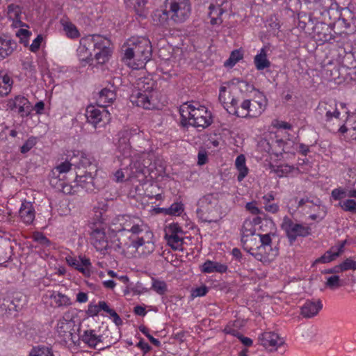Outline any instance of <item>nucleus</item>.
Returning a JSON list of instances; mask_svg holds the SVG:
<instances>
[{"instance_id":"864d4df0","label":"nucleus","mask_w":356,"mask_h":356,"mask_svg":"<svg viewBox=\"0 0 356 356\" xmlns=\"http://www.w3.org/2000/svg\"><path fill=\"white\" fill-rule=\"evenodd\" d=\"M208 287L205 285H202L191 290V296L193 298L201 297L205 296L208 293Z\"/></svg>"},{"instance_id":"7ed1b4c3","label":"nucleus","mask_w":356,"mask_h":356,"mask_svg":"<svg viewBox=\"0 0 356 356\" xmlns=\"http://www.w3.org/2000/svg\"><path fill=\"white\" fill-rule=\"evenodd\" d=\"M115 159L120 168L113 173L114 181L122 183L133 179L140 180V177H144L147 162L142 161V156H131L130 145L125 139L120 140Z\"/></svg>"},{"instance_id":"423d86ee","label":"nucleus","mask_w":356,"mask_h":356,"mask_svg":"<svg viewBox=\"0 0 356 356\" xmlns=\"http://www.w3.org/2000/svg\"><path fill=\"white\" fill-rule=\"evenodd\" d=\"M122 61L129 67L138 70L145 67L152 57V44L144 36H132L122 47Z\"/></svg>"},{"instance_id":"bb28decb","label":"nucleus","mask_w":356,"mask_h":356,"mask_svg":"<svg viewBox=\"0 0 356 356\" xmlns=\"http://www.w3.org/2000/svg\"><path fill=\"white\" fill-rule=\"evenodd\" d=\"M200 270L202 273L207 274L223 273L227 270V266L225 264L208 259L200 266Z\"/></svg>"},{"instance_id":"39448f33","label":"nucleus","mask_w":356,"mask_h":356,"mask_svg":"<svg viewBox=\"0 0 356 356\" xmlns=\"http://www.w3.org/2000/svg\"><path fill=\"white\" fill-rule=\"evenodd\" d=\"M292 125L285 121L274 120L269 127V140L267 141L268 147L265 149L269 154H275L276 156L285 153H293L295 150L298 151L303 155L309 152V146L302 143H295L291 140H283L277 138L278 135L291 130Z\"/></svg>"},{"instance_id":"4d7b16f0","label":"nucleus","mask_w":356,"mask_h":356,"mask_svg":"<svg viewBox=\"0 0 356 356\" xmlns=\"http://www.w3.org/2000/svg\"><path fill=\"white\" fill-rule=\"evenodd\" d=\"M44 40V38L42 35H38L36 38L33 40L31 44L30 45L29 49L32 52H36L39 50L42 42Z\"/></svg>"},{"instance_id":"cd10ccee","label":"nucleus","mask_w":356,"mask_h":356,"mask_svg":"<svg viewBox=\"0 0 356 356\" xmlns=\"http://www.w3.org/2000/svg\"><path fill=\"white\" fill-rule=\"evenodd\" d=\"M314 38L320 43L329 42L332 39L331 29L325 24H318L314 28Z\"/></svg>"},{"instance_id":"69168bd1","label":"nucleus","mask_w":356,"mask_h":356,"mask_svg":"<svg viewBox=\"0 0 356 356\" xmlns=\"http://www.w3.org/2000/svg\"><path fill=\"white\" fill-rule=\"evenodd\" d=\"M44 109V103L42 101L37 102L34 106H33V111L35 110V113L40 115L43 113Z\"/></svg>"},{"instance_id":"3c124183","label":"nucleus","mask_w":356,"mask_h":356,"mask_svg":"<svg viewBox=\"0 0 356 356\" xmlns=\"http://www.w3.org/2000/svg\"><path fill=\"white\" fill-rule=\"evenodd\" d=\"M31 33L25 29H20L16 33V35L20 38L21 42L24 45H27L29 42V38Z\"/></svg>"},{"instance_id":"6e6d98bb","label":"nucleus","mask_w":356,"mask_h":356,"mask_svg":"<svg viewBox=\"0 0 356 356\" xmlns=\"http://www.w3.org/2000/svg\"><path fill=\"white\" fill-rule=\"evenodd\" d=\"M347 197V191L342 188H335L332 191V197L335 200H341Z\"/></svg>"},{"instance_id":"79ce46f5","label":"nucleus","mask_w":356,"mask_h":356,"mask_svg":"<svg viewBox=\"0 0 356 356\" xmlns=\"http://www.w3.org/2000/svg\"><path fill=\"white\" fill-rule=\"evenodd\" d=\"M244 52L242 49H235L232 51L227 60L224 63V66L226 67L232 68L238 62L243 58Z\"/></svg>"},{"instance_id":"1a4fd4ad","label":"nucleus","mask_w":356,"mask_h":356,"mask_svg":"<svg viewBox=\"0 0 356 356\" xmlns=\"http://www.w3.org/2000/svg\"><path fill=\"white\" fill-rule=\"evenodd\" d=\"M252 93V98L243 101L240 106L234 110V115L241 118H257L263 113L267 105L266 97L254 88L250 94Z\"/></svg>"},{"instance_id":"20e7f679","label":"nucleus","mask_w":356,"mask_h":356,"mask_svg":"<svg viewBox=\"0 0 356 356\" xmlns=\"http://www.w3.org/2000/svg\"><path fill=\"white\" fill-rule=\"evenodd\" d=\"M113 48L111 40L98 34L89 35L80 40L77 49V56L81 62L89 65H103L107 63L112 54Z\"/></svg>"},{"instance_id":"a18cd8bd","label":"nucleus","mask_w":356,"mask_h":356,"mask_svg":"<svg viewBox=\"0 0 356 356\" xmlns=\"http://www.w3.org/2000/svg\"><path fill=\"white\" fill-rule=\"evenodd\" d=\"M325 285L327 288L335 290L341 286V281L338 275H332L326 277Z\"/></svg>"},{"instance_id":"7c9ffc66","label":"nucleus","mask_w":356,"mask_h":356,"mask_svg":"<svg viewBox=\"0 0 356 356\" xmlns=\"http://www.w3.org/2000/svg\"><path fill=\"white\" fill-rule=\"evenodd\" d=\"M268 49L262 47L254 58V63L257 70H263L270 65V62L267 57Z\"/></svg>"},{"instance_id":"c85d7f7f","label":"nucleus","mask_w":356,"mask_h":356,"mask_svg":"<svg viewBox=\"0 0 356 356\" xmlns=\"http://www.w3.org/2000/svg\"><path fill=\"white\" fill-rule=\"evenodd\" d=\"M323 305L320 300L307 301L301 308V314L306 318L316 316L322 309Z\"/></svg>"},{"instance_id":"052dcab7","label":"nucleus","mask_w":356,"mask_h":356,"mask_svg":"<svg viewBox=\"0 0 356 356\" xmlns=\"http://www.w3.org/2000/svg\"><path fill=\"white\" fill-rule=\"evenodd\" d=\"M246 209L254 215H257L261 213V210L257 205L256 202H248L245 205Z\"/></svg>"},{"instance_id":"bf43d9fd","label":"nucleus","mask_w":356,"mask_h":356,"mask_svg":"<svg viewBox=\"0 0 356 356\" xmlns=\"http://www.w3.org/2000/svg\"><path fill=\"white\" fill-rule=\"evenodd\" d=\"M209 1V3H210V6H213V7H220V8H223L225 9H227L228 6H229V3L227 0H208Z\"/></svg>"},{"instance_id":"72a5a7b5","label":"nucleus","mask_w":356,"mask_h":356,"mask_svg":"<svg viewBox=\"0 0 356 356\" xmlns=\"http://www.w3.org/2000/svg\"><path fill=\"white\" fill-rule=\"evenodd\" d=\"M19 213L22 220L26 224H31L35 218V210L29 202L22 203Z\"/></svg>"},{"instance_id":"0eeeda50","label":"nucleus","mask_w":356,"mask_h":356,"mask_svg":"<svg viewBox=\"0 0 356 356\" xmlns=\"http://www.w3.org/2000/svg\"><path fill=\"white\" fill-rule=\"evenodd\" d=\"M253 90V85L243 80L233 79L221 83L219 87L218 99L229 113L234 114V110L237 108L239 99Z\"/></svg>"},{"instance_id":"f704fd0d","label":"nucleus","mask_w":356,"mask_h":356,"mask_svg":"<svg viewBox=\"0 0 356 356\" xmlns=\"http://www.w3.org/2000/svg\"><path fill=\"white\" fill-rule=\"evenodd\" d=\"M234 165L238 172L237 180L241 181L249 173L245 156L243 154L238 155L235 160Z\"/></svg>"},{"instance_id":"6e6552de","label":"nucleus","mask_w":356,"mask_h":356,"mask_svg":"<svg viewBox=\"0 0 356 356\" xmlns=\"http://www.w3.org/2000/svg\"><path fill=\"white\" fill-rule=\"evenodd\" d=\"M181 123L205 128L212 123L211 113L208 108L198 103H186L180 106Z\"/></svg>"},{"instance_id":"c9c22d12","label":"nucleus","mask_w":356,"mask_h":356,"mask_svg":"<svg viewBox=\"0 0 356 356\" xmlns=\"http://www.w3.org/2000/svg\"><path fill=\"white\" fill-rule=\"evenodd\" d=\"M60 24L67 38L70 39H76L80 37L81 34L79 31L72 22L68 19H62L60 20Z\"/></svg>"},{"instance_id":"8fccbe9b","label":"nucleus","mask_w":356,"mask_h":356,"mask_svg":"<svg viewBox=\"0 0 356 356\" xmlns=\"http://www.w3.org/2000/svg\"><path fill=\"white\" fill-rule=\"evenodd\" d=\"M33 238L35 241L39 243L40 245L48 247L50 245L49 240L42 233L35 232L33 235Z\"/></svg>"},{"instance_id":"c03bdc74","label":"nucleus","mask_w":356,"mask_h":356,"mask_svg":"<svg viewBox=\"0 0 356 356\" xmlns=\"http://www.w3.org/2000/svg\"><path fill=\"white\" fill-rule=\"evenodd\" d=\"M161 211L166 215L180 216L184 211V205L181 202H175L168 208H162Z\"/></svg>"},{"instance_id":"f03ea898","label":"nucleus","mask_w":356,"mask_h":356,"mask_svg":"<svg viewBox=\"0 0 356 356\" xmlns=\"http://www.w3.org/2000/svg\"><path fill=\"white\" fill-rule=\"evenodd\" d=\"M241 243L246 252L264 264L273 261L278 255V248L273 246L271 235L256 234L254 225L250 220L243 222Z\"/></svg>"},{"instance_id":"9d476101","label":"nucleus","mask_w":356,"mask_h":356,"mask_svg":"<svg viewBox=\"0 0 356 356\" xmlns=\"http://www.w3.org/2000/svg\"><path fill=\"white\" fill-rule=\"evenodd\" d=\"M197 215L203 222H217L222 217V212L218 200L212 195H207L200 199Z\"/></svg>"},{"instance_id":"2f4dec72","label":"nucleus","mask_w":356,"mask_h":356,"mask_svg":"<svg viewBox=\"0 0 356 356\" xmlns=\"http://www.w3.org/2000/svg\"><path fill=\"white\" fill-rule=\"evenodd\" d=\"M16 46V43L12 40L0 36V60L10 56Z\"/></svg>"},{"instance_id":"393cba45","label":"nucleus","mask_w":356,"mask_h":356,"mask_svg":"<svg viewBox=\"0 0 356 356\" xmlns=\"http://www.w3.org/2000/svg\"><path fill=\"white\" fill-rule=\"evenodd\" d=\"M307 207L309 209V218L311 220L318 222L322 220L326 216V207L322 204L319 200H317L315 203L313 202H307Z\"/></svg>"},{"instance_id":"412c9836","label":"nucleus","mask_w":356,"mask_h":356,"mask_svg":"<svg viewBox=\"0 0 356 356\" xmlns=\"http://www.w3.org/2000/svg\"><path fill=\"white\" fill-rule=\"evenodd\" d=\"M137 92L143 93L158 92L157 83L150 75L140 77L136 81L134 89L132 91V92Z\"/></svg>"},{"instance_id":"e433bc0d","label":"nucleus","mask_w":356,"mask_h":356,"mask_svg":"<svg viewBox=\"0 0 356 356\" xmlns=\"http://www.w3.org/2000/svg\"><path fill=\"white\" fill-rule=\"evenodd\" d=\"M272 170L279 177H288L291 175H293L295 173L298 172V168H296L293 165H290L288 164L280 165L277 166H273Z\"/></svg>"},{"instance_id":"49530a36","label":"nucleus","mask_w":356,"mask_h":356,"mask_svg":"<svg viewBox=\"0 0 356 356\" xmlns=\"http://www.w3.org/2000/svg\"><path fill=\"white\" fill-rule=\"evenodd\" d=\"M339 206L345 211L356 213V201L352 199H347L339 203Z\"/></svg>"},{"instance_id":"09e8293b","label":"nucleus","mask_w":356,"mask_h":356,"mask_svg":"<svg viewBox=\"0 0 356 356\" xmlns=\"http://www.w3.org/2000/svg\"><path fill=\"white\" fill-rule=\"evenodd\" d=\"M152 286L160 295H163L167 291V285L163 281L153 280Z\"/></svg>"},{"instance_id":"37998d69","label":"nucleus","mask_w":356,"mask_h":356,"mask_svg":"<svg viewBox=\"0 0 356 356\" xmlns=\"http://www.w3.org/2000/svg\"><path fill=\"white\" fill-rule=\"evenodd\" d=\"M12 85L13 80L8 75L0 76V97L7 95L11 91Z\"/></svg>"},{"instance_id":"a19ab883","label":"nucleus","mask_w":356,"mask_h":356,"mask_svg":"<svg viewBox=\"0 0 356 356\" xmlns=\"http://www.w3.org/2000/svg\"><path fill=\"white\" fill-rule=\"evenodd\" d=\"M209 16L210 17V22L212 24H220L222 23V15L223 13L227 10L223 8L220 7H213L210 6L209 7Z\"/></svg>"},{"instance_id":"338daca9","label":"nucleus","mask_w":356,"mask_h":356,"mask_svg":"<svg viewBox=\"0 0 356 356\" xmlns=\"http://www.w3.org/2000/svg\"><path fill=\"white\" fill-rule=\"evenodd\" d=\"M140 331L146 335V337L149 339V340L155 346H159L160 345V341L153 337L152 335H150L147 332V330L145 328H143V329H140Z\"/></svg>"},{"instance_id":"4c0bfd02","label":"nucleus","mask_w":356,"mask_h":356,"mask_svg":"<svg viewBox=\"0 0 356 356\" xmlns=\"http://www.w3.org/2000/svg\"><path fill=\"white\" fill-rule=\"evenodd\" d=\"M264 209L269 213H276L280 210L278 204L273 203L272 201L275 200V196L273 192H270L264 195L262 197Z\"/></svg>"},{"instance_id":"ddd939ff","label":"nucleus","mask_w":356,"mask_h":356,"mask_svg":"<svg viewBox=\"0 0 356 356\" xmlns=\"http://www.w3.org/2000/svg\"><path fill=\"white\" fill-rule=\"evenodd\" d=\"M164 232L167 244L172 250H182L185 232L177 222H170L166 225Z\"/></svg>"},{"instance_id":"f8f14e48","label":"nucleus","mask_w":356,"mask_h":356,"mask_svg":"<svg viewBox=\"0 0 356 356\" xmlns=\"http://www.w3.org/2000/svg\"><path fill=\"white\" fill-rule=\"evenodd\" d=\"M165 6L168 15L177 22H184L191 11L189 0H166Z\"/></svg>"},{"instance_id":"c756f323","label":"nucleus","mask_w":356,"mask_h":356,"mask_svg":"<svg viewBox=\"0 0 356 356\" xmlns=\"http://www.w3.org/2000/svg\"><path fill=\"white\" fill-rule=\"evenodd\" d=\"M72 164L68 161H65L54 168L50 175V182L54 186H57L60 179H58L60 174L66 173L71 169Z\"/></svg>"},{"instance_id":"b1692460","label":"nucleus","mask_w":356,"mask_h":356,"mask_svg":"<svg viewBox=\"0 0 356 356\" xmlns=\"http://www.w3.org/2000/svg\"><path fill=\"white\" fill-rule=\"evenodd\" d=\"M45 298L51 300V305L56 307H64L71 305L72 300L67 295L57 291H48Z\"/></svg>"},{"instance_id":"a211bd4d","label":"nucleus","mask_w":356,"mask_h":356,"mask_svg":"<svg viewBox=\"0 0 356 356\" xmlns=\"http://www.w3.org/2000/svg\"><path fill=\"white\" fill-rule=\"evenodd\" d=\"M340 106L343 110L344 122L339 125L336 131L343 135L346 134V137L356 141V113L348 115V111L345 104L340 103Z\"/></svg>"},{"instance_id":"6ab92c4d","label":"nucleus","mask_w":356,"mask_h":356,"mask_svg":"<svg viewBox=\"0 0 356 356\" xmlns=\"http://www.w3.org/2000/svg\"><path fill=\"white\" fill-rule=\"evenodd\" d=\"M282 227L291 242L298 236L304 237L309 235L310 232L309 227L293 222L288 217L284 218Z\"/></svg>"},{"instance_id":"4468645a","label":"nucleus","mask_w":356,"mask_h":356,"mask_svg":"<svg viewBox=\"0 0 356 356\" xmlns=\"http://www.w3.org/2000/svg\"><path fill=\"white\" fill-rule=\"evenodd\" d=\"M79 330V325L76 323L69 312L65 313L63 318L57 323L56 331L65 341H72L74 342V335Z\"/></svg>"},{"instance_id":"603ef678","label":"nucleus","mask_w":356,"mask_h":356,"mask_svg":"<svg viewBox=\"0 0 356 356\" xmlns=\"http://www.w3.org/2000/svg\"><path fill=\"white\" fill-rule=\"evenodd\" d=\"M340 268L342 272L348 270H356V261L348 258L340 264Z\"/></svg>"},{"instance_id":"f3484780","label":"nucleus","mask_w":356,"mask_h":356,"mask_svg":"<svg viewBox=\"0 0 356 356\" xmlns=\"http://www.w3.org/2000/svg\"><path fill=\"white\" fill-rule=\"evenodd\" d=\"M88 121L94 127H102L108 123L111 120V114L104 107H96L88 106L86 113Z\"/></svg>"},{"instance_id":"13d9d810","label":"nucleus","mask_w":356,"mask_h":356,"mask_svg":"<svg viewBox=\"0 0 356 356\" xmlns=\"http://www.w3.org/2000/svg\"><path fill=\"white\" fill-rule=\"evenodd\" d=\"M226 334H229L233 336L238 337L239 332L238 330V326L236 325V323H229L224 330Z\"/></svg>"},{"instance_id":"680f3d73","label":"nucleus","mask_w":356,"mask_h":356,"mask_svg":"<svg viewBox=\"0 0 356 356\" xmlns=\"http://www.w3.org/2000/svg\"><path fill=\"white\" fill-rule=\"evenodd\" d=\"M208 156L205 151H200L197 154V164L199 165H204L207 162Z\"/></svg>"},{"instance_id":"5701e85b","label":"nucleus","mask_w":356,"mask_h":356,"mask_svg":"<svg viewBox=\"0 0 356 356\" xmlns=\"http://www.w3.org/2000/svg\"><path fill=\"white\" fill-rule=\"evenodd\" d=\"M7 17L11 22V26L15 28L27 26L23 22V13L22 8L17 5H10L7 9Z\"/></svg>"},{"instance_id":"f257e3e1","label":"nucleus","mask_w":356,"mask_h":356,"mask_svg":"<svg viewBox=\"0 0 356 356\" xmlns=\"http://www.w3.org/2000/svg\"><path fill=\"white\" fill-rule=\"evenodd\" d=\"M108 233L96 229L91 234L92 244L97 251L104 254L110 244L123 252L132 247L138 252L149 254L155 249L154 235L142 219L135 216H118L113 219Z\"/></svg>"},{"instance_id":"4be33fe9","label":"nucleus","mask_w":356,"mask_h":356,"mask_svg":"<svg viewBox=\"0 0 356 356\" xmlns=\"http://www.w3.org/2000/svg\"><path fill=\"white\" fill-rule=\"evenodd\" d=\"M346 241H343L334 246H332L330 250L326 251L321 257L316 259L314 264H327L335 260L339 255H341L344 250Z\"/></svg>"},{"instance_id":"aec40b11","label":"nucleus","mask_w":356,"mask_h":356,"mask_svg":"<svg viewBox=\"0 0 356 356\" xmlns=\"http://www.w3.org/2000/svg\"><path fill=\"white\" fill-rule=\"evenodd\" d=\"M259 342L266 350L273 351L282 346L284 341L283 338L274 332H265L259 335Z\"/></svg>"},{"instance_id":"2eb2a0df","label":"nucleus","mask_w":356,"mask_h":356,"mask_svg":"<svg viewBox=\"0 0 356 356\" xmlns=\"http://www.w3.org/2000/svg\"><path fill=\"white\" fill-rule=\"evenodd\" d=\"M6 110L17 113L21 118L31 115L33 106L26 97L18 95L6 101Z\"/></svg>"},{"instance_id":"774afa93","label":"nucleus","mask_w":356,"mask_h":356,"mask_svg":"<svg viewBox=\"0 0 356 356\" xmlns=\"http://www.w3.org/2000/svg\"><path fill=\"white\" fill-rule=\"evenodd\" d=\"M99 307L100 309V312L102 310L106 312L107 314H108L109 315H111L112 314V312H113L114 310L111 309L108 305H107V303L104 301H99Z\"/></svg>"},{"instance_id":"9b49d317","label":"nucleus","mask_w":356,"mask_h":356,"mask_svg":"<svg viewBox=\"0 0 356 356\" xmlns=\"http://www.w3.org/2000/svg\"><path fill=\"white\" fill-rule=\"evenodd\" d=\"M339 107H341L339 106ZM343 111L341 108H340ZM317 112L325 117L327 126L331 131H335L341 124L344 122L343 111H340L337 104L334 99L321 101L318 107Z\"/></svg>"},{"instance_id":"5fc2aeb1","label":"nucleus","mask_w":356,"mask_h":356,"mask_svg":"<svg viewBox=\"0 0 356 356\" xmlns=\"http://www.w3.org/2000/svg\"><path fill=\"white\" fill-rule=\"evenodd\" d=\"M147 0H136V3L134 4V9L138 15H145V6Z\"/></svg>"},{"instance_id":"dca6fc26","label":"nucleus","mask_w":356,"mask_h":356,"mask_svg":"<svg viewBox=\"0 0 356 356\" xmlns=\"http://www.w3.org/2000/svg\"><path fill=\"white\" fill-rule=\"evenodd\" d=\"M130 100L136 106L148 110L157 108L160 102L158 92H132Z\"/></svg>"},{"instance_id":"473e14b6","label":"nucleus","mask_w":356,"mask_h":356,"mask_svg":"<svg viewBox=\"0 0 356 356\" xmlns=\"http://www.w3.org/2000/svg\"><path fill=\"white\" fill-rule=\"evenodd\" d=\"M116 99V93L111 88H104L99 93L98 103L102 107L112 104Z\"/></svg>"},{"instance_id":"58836bf2","label":"nucleus","mask_w":356,"mask_h":356,"mask_svg":"<svg viewBox=\"0 0 356 356\" xmlns=\"http://www.w3.org/2000/svg\"><path fill=\"white\" fill-rule=\"evenodd\" d=\"M90 260L86 257H80V261L76 267V270L81 273L85 277H90L92 273Z\"/></svg>"},{"instance_id":"a878e982","label":"nucleus","mask_w":356,"mask_h":356,"mask_svg":"<svg viewBox=\"0 0 356 356\" xmlns=\"http://www.w3.org/2000/svg\"><path fill=\"white\" fill-rule=\"evenodd\" d=\"M80 339L90 348H96L99 343L105 340L103 335L98 334L95 330L92 329L84 330L80 335Z\"/></svg>"},{"instance_id":"0e129e2a","label":"nucleus","mask_w":356,"mask_h":356,"mask_svg":"<svg viewBox=\"0 0 356 356\" xmlns=\"http://www.w3.org/2000/svg\"><path fill=\"white\" fill-rule=\"evenodd\" d=\"M88 312L90 316H96L100 312L99 303L97 305H89Z\"/></svg>"},{"instance_id":"e2e57ef3","label":"nucleus","mask_w":356,"mask_h":356,"mask_svg":"<svg viewBox=\"0 0 356 356\" xmlns=\"http://www.w3.org/2000/svg\"><path fill=\"white\" fill-rule=\"evenodd\" d=\"M65 261L69 266L76 268L77 264H79L80 261V257H79V259H76L72 256H67L65 257Z\"/></svg>"},{"instance_id":"de8ad7c7","label":"nucleus","mask_w":356,"mask_h":356,"mask_svg":"<svg viewBox=\"0 0 356 356\" xmlns=\"http://www.w3.org/2000/svg\"><path fill=\"white\" fill-rule=\"evenodd\" d=\"M37 144V138L31 136L29 137L20 147L22 154L29 152Z\"/></svg>"},{"instance_id":"ea45409f","label":"nucleus","mask_w":356,"mask_h":356,"mask_svg":"<svg viewBox=\"0 0 356 356\" xmlns=\"http://www.w3.org/2000/svg\"><path fill=\"white\" fill-rule=\"evenodd\" d=\"M28 356H55L52 348L47 346L38 345L33 346Z\"/></svg>"}]
</instances>
